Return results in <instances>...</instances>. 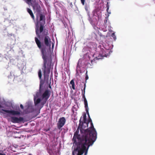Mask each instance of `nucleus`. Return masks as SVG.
I'll return each mask as SVG.
<instances>
[{
  "label": "nucleus",
  "instance_id": "f257e3e1",
  "mask_svg": "<svg viewBox=\"0 0 155 155\" xmlns=\"http://www.w3.org/2000/svg\"><path fill=\"white\" fill-rule=\"evenodd\" d=\"M48 34V31L45 35L44 37V43L41 42L37 38L35 37V43L38 48L40 49L42 58L43 59V65L42 70L43 71L45 78H48L49 76L51 68V62L47 60V47L51 48V41L49 37L47 35Z\"/></svg>",
  "mask_w": 155,
  "mask_h": 155
},
{
  "label": "nucleus",
  "instance_id": "f03ea898",
  "mask_svg": "<svg viewBox=\"0 0 155 155\" xmlns=\"http://www.w3.org/2000/svg\"><path fill=\"white\" fill-rule=\"evenodd\" d=\"M78 132V131L74 134L72 139L74 143L77 145V147L73 151L72 155H82L84 153V155H87L90 146L94 143L80 139Z\"/></svg>",
  "mask_w": 155,
  "mask_h": 155
},
{
  "label": "nucleus",
  "instance_id": "7ed1b4c3",
  "mask_svg": "<svg viewBox=\"0 0 155 155\" xmlns=\"http://www.w3.org/2000/svg\"><path fill=\"white\" fill-rule=\"evenodd\" d=\"M89 123H91V126L89 128L85 130L82 128L80 129L81 134H79L78 128L77 129L74 134L78 131V135L80 136V139L94 143L97 139V133L94 127L92 120L90 117L88 120V124Z\"/></svg>",
  "mask_w": 155,
  "mask_h": 155
},
{
  "label": "nucleus",
  "instance_id": "20e7f679",
  "mask_svg": "<svg viewBox=\"0 0 155 155\" xmlns=\"http://www.w3.org/2000/svg\"><path fill=\"white\" fill-rule=\"evenodd\" d=\"M50 96V93L48 90H45L44 92L42 94L41 97L43 101L41 102V104L42 106L46 103Z\"/></svg>",
  "mask_w": 155,
  "mask_h": 155
},
{
  "label": "nucleus",
  "instance_id": "39448f33",
  "mask_svg": "<svg viewBox=\"0 0 155 155\" xmlns=\"http://www.w3.org/2000/svg\"><path fill=\"white\" fill-rule=\"evenodd\" d=\"M45 17L44 15L40 14V21H42L40 22L39 31L40 33L42 32L44 29V26L45 24Z\"/></svg>",
  "mask_w": 155,
  "mask_h": 155
},
{
  "label": "nucleus",
  "instance_id": "423d86ee",
  "mask_svg": "<svg viewBox=\"0 0 155 155\" xmlns=\"http://www.w3.org/2000/svg\"><path fill=\"white\" fill-rule=\"evenodd\" d=\"M66 121L64 117H62L60 118L57 124L58 128L60 129L65 124Z\"/></svg>",
  "mask_w": 155,
  "mask_h": 155
},
{
  "label": "nucleus",
  "instance_id": "0eeeda50",
  "mask_svg": "<svg viewBox=\"0 0 155 155\" xmlns=\"http://www.w3.org/2000/svg\"><path fill=\"white\" fill-rule=\"evenodd\" d=\"M24 120V118L20 117L19 118L15 117H11V121L13 123H19Z\"/></svg>",
  "mask_w": 155,
  "mask_h": 155
},
{
  "label": "nucleus",
  "instance_id": "6e6552de",
  "mask_svg": "<svg viewBox=\"0 0 155 155\" xmlns=\"http://www.w3.org/2000/svg\"><path fill=\"white\" fill-rule=\"evenodd\" d=\"M2 110L6 113H9L12 115H19L20 114V112L18 111H15L14 110H8L3 109H2Z\"/></svg>",
  "mask_w": 155,
  "mask_h": 155
},
{
  "label": "nucleus",
  "instance_id": "1a4fd4ad",
  "mask_svg": "<svg viewBox=\"0 0 155 155\" xmlns=\"http://www.w3.org/2000/svg\"><path fill=\"white\" fill-rule=\"evenodd\" d=\"M34 9L35 10L38 12H41V8L39 5L38 3H36L34 5Z\"/></svg>",
  "mask_w": 155,
  "mask_h": 155
},
{
  "label": "nucleus",
  "instance_id": "9d476101",
  "mask_svg": "<svg viewBox=\"0 0 155 155\" xmlns=\"http://www.w3.org/2000/svg\"><path fill=\"white\" fill-rule=\"evenodd\" d=\"M42 94V89H41V86L40 87L39 90L36 92V97H41Z\"/></svg>",
  "mask_w": 155,
  "mask_h": 155
},
{
  "label": "nucleus",
  "instance_id": "9b49d317",
  "mask_svg": "<svg viewBox=\"0 0 155 155\" xmlns=\"http://www.w3.org/2000/svg\"><path fill=\"white\" fill-rule=\"evenodd\" d=\"M36 97L35 96L34 97V101L35 105V106L37 105L38 104H39L40 102L42 100V99H41L40 98H38V99H36Z\"/></svg>",
  "mask_w": 155,
  "mask_h": 155
},
{
  "label": "nucleus",
  "instance_id": "f8f14e48",
  "mask_svg": "<svg viewBox=\"0 0 155 155\" xmlns=\"http://www.w3.org/2000/svg\"><path fill=\"white\" fill-rule=\"evenodd\" d=\"M27 11L30 14L31 18L33 19H35V16L32 12V11L29 8H27Z\"/></svg>",
  "mask_w": 155,
  "mask_h": 155
},
{
  "label": "nucleus",
  "instance_id": "ddd939ff",
  "mask_svg": "<svg viewBox=\"0 0 155 155\" xmlns=\"http://www.w3.org/2000/svg\"><path fill=\"white\" fill-rule=\"evenodd\" d=\"M70 84L72 85V88L73 90H74L75 89V84H74V80H73V79L70 82Z\"/></svg>",
  "mask_w": 155,
  "mask_h": 155
},
{
  "label": "nucleus",
  "instance_id": "4468645a",
  "mask_svg": "<svg viewBox=\"0 0 155 155\" xmlns=\"http://www.w3.org/2000/svg\"><path fill=\"white\" fill-rule=\"evenodd\" d=\"M83 120L82 123H84L86 124L88 126V124L86 123L87 121V118H86V114H84L83 115Z\"/></svg>",
  "mask_w": 155,
  "mask_h": 155
},
{
  "label": "nucleus",
  "instance_id": "2eb2a0df",
  "mask_svg": "<svg viewBox=\"0 0 155 155\" xmlns=\"http://www.w3.org/2000/svg\"><path fill=\"white\" fill-rule=\"evenodd\" d=\"M39 28L38 26H36V28H35V32L36 35L38 38H40V35L38 33Z\"/></svg>",
  "mask_w": 155,
  "mask_h": 155
},
{
  "label": "nucleus",
  "instance_id": "dca6fc26",
  "mask_svg": "<svg viewBox=\"0 0 155 155\" xmlns=\"http://www.w3.org/2000/svg\"><path fill=\"white\" fill-rule=\"evenodd\" d=\"M84 101V105H85L84 107L85 108V110H86V109H88L87 102V99H85V100Z\"/></svg>",
  "mask_w": 155,
  "mask_h": 155
},
{
  "label": "nucleus",
  "instance_id": "f3484780",
  "mask_svg": "<svg viewBox=\"0 0 155 155\" xmlns=\"http://www.w3.org/2000/svg\"><path fill=\"white\" fill-rule=\"evenodd\" d=\"M86 87V84H84V88L83 90L82 89V93L81 94L82 95H85V90Z\"/></svg>",
  "mask_w": 155,
  "mask_h": 155
},
{
  "label": "nucleus",
  "instance_id": "a211bd4d",
  "mask_svg": "<svg viewBox=\"0 0 155 155\" xmlns=\"http://www.w3.org/2000/svg\"><path fill=\"white\" fill-rule=\"evenodd\" d=\"M77 111V109L76 108V107L73 106L72 108V112L74 113H75V111Z\"/></svg>",
  "mask_w": 155,
  "mask_h": 155
},
{
  "label": "nucleus",
  "instance_id": "6ab92c4d",
  "mask_svg": "<svg viewBox=\"0 0 155 155\" xmlns=\"http://www.w3.org/2000/svg\"><path fill=\"white\" fill-rule=\"evenodd\" d=\"M38 77L40 79H41V76H42V74H41V70H39L38 71Z\"/></svg>",
  "mask_w": 155,
  "mask_h": 155
},
{
  "label": "nucleus",
  "instance_id": "aec40b11",
  "mask_svg": "<svg viewBox=\"0 0 155 155\" xmlns=\"http://www.w3.org/2000/svg\"><path fill=\"white\" fill-rule=\"evenodd\" d=\"M111 37H112L114 39V40H116V36L115 35L114 33H112L111 35Z\"/></svg>",
  "mask_w": 155,
  "mask_h": 155
},
{
  "label": "nucleus",
  "instance_id": "412c9836",
  "mask_svg": "<svg viewBox=\"0 0 155 155\" xmlns=\"http://www.w3.org/2000/svg\"><path fill=\"white\" fill-rule=\"evenodd\" d=\"M100 55H101V56L102 57H105H105H107V55H106V54H105L104 53V52H103V53H102V54H101V53H100Z\"/></svg>",
  "mask_w": 155,
  "mask_h": 155
},
{
  "label": "nucleus",
  "instance_id": "4be33fe9",
  "mask_svg": "<svg viewBox=\"0 0 155 155\" xmlns=\"http://www.w3.org/2000/svg\"><path fill=\"white\" fill-rule=\"evenodd\" d=\"M87 71L86 73V77H85V80L86 81L87 79H88V75L87 74Z\"/></svg>",
  "mask_w": 155,
  "mask_h": 155
},
{
  "label": "nucleus",
  "instance_id": "5701e85b",
  "mask_svg": "<svg viewBox=\"0 0 155 155\" xmlns=\"http://www.w3.org/2000/svg\"><path fill=\"white\" fill-rule=\"evenodd\" d=\"M80 62H81L80 61H78V64H77V68H80V65H79V64Z\"/></svg>",
  "mask_w": 155,
  "mask_h": 155
},
{
  "label": "nucleus",
  "instance_id": "b1692460",
  "mask_svg": "<svg viewBox=\"0 0 155 155\" xmlns=\"http://www.w3.org/2000/svg\"><path fill=\"white\" fill-rule=\"evenodd\" d=\"M86 113L89 117H89H90V115H89V112H88V109H86Z\"/></svg>",
  "mask_w": 155,
  "mask_h": 155
},
{
  "label": "nucleus",
  "instance_id": "393cba45",
  "mask_svg": "<svg viewBox=\"0 0 155 155\" xmlns=\"http://www.w3.org/2000/svg\"><path fill=\"white\" fill-rule=\"evenodd\" d=\"M107 8L106 11L107 12H108V11L109 10V6L108 5V2H107Z\"/></svg>",
  "mask_w": 155,
  "mask_h": 155
},
{
  "label": "nucleus",
  "instance_id": "a878e982",
  "mask_svg": "<svg viewBox=\"0 0 155 155\" xmlns=\"http://www.w3.org/2000/svg\"><path fill=\"white\" fill-rule=\"evenodd\" d=\"M81 2L83 5H84L85 0H81Z\"/></svg>",
  "mask_w": 155,
  "mask_h": 155
},
{
  "label": "nucleus",
  "instance_id": "bb28decb",
  "mask_svg": "<svg viewBox=\"0 0 155 155\" xmlns=\"http://www.w3.org/2000/svg\"><path fill=\"white\" fill-rule=\"evenodd\" d=\"M82 97L84 99V101L85 100V99H86L85 97V95H82Z\"/></svg>",
  "mask_w": 155,
  "mask_h": 155
},
{
  "label": "nucleus",
  "instance_id": "cd10ccee",
  "mask_svg": "<svg viewBox=\"0 0 155 155\" xmlns=\"http://www.w3.org/2000/svg\"><path fill=\"white\" fill-rule=\"evenodd\" d=\"M20 107L21 109H23L24 107L22 104H21L20 105Z\"/></svg>",
  "mask_w": 155,
  "mask_h": 155
},
{
  "label": "nucleus",
  "instance_id": "c85d7f7f",
  "mask_svg": "<svg viewBox=\"0 0 155 155\" xmlns=\"http://www.w3.org/2000/svg\"><path fill=\"white\" fill-rule=\"evenodd\" d=\"M27 1L28 2H30L32 0H27Z\"/></svg>",
  "mask_w": 155,
  "mask_h": 155
},
{
  "label": "nucleus",
  "instance_id": "c756f323",
  "mask_svg": "<svg viewBox=\"0 0 155 155\" xmlns=\"http://www.w3.org/2000/svg\"><path fill=\"white\" fill-rule=\"evenodd\" d=\"M0 155H5V154L0 153Z\"/></svg>",
  "mask_w": 155,
  "mask_h": 155
},
{
  "label": "nucleus",
  "instance_id": "7c9ffc66",
  "mask_svg": "<svg viewBox=\"0 0 155 155\" xmlns=\"http://www.w3.org/2000/svg\"><path fill=\"white\" fill-rule=\"evenodd\" d=\"M81 118L80 120H79L80 123H81Z\"/></svg>",
  "mask_w": 155,
  "mask_h": 155
},
{
  "label": "nucleus",
  "instance_id": "2f4dec72",
  "mask_svg": "<svg viewBox=\"0 0 155 155\" xmlns=\"http://www.w3.org/2000/svg\"><path fill=\"white\" fill-rule=\"evenodd\" d=\"M2 106L0 104V108L2 107Z\"/></svg>",
  "mask_w": 155,
  "mask_h": 155
}]
</instances>
